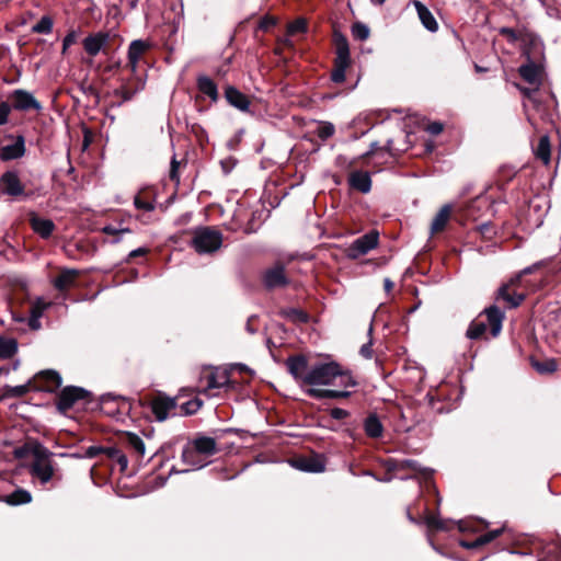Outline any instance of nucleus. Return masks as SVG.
<instances>
[{
    "instance_id": "f257e3e1",
    "label": "nucleus",
    "mask_w": 561,
    "mask_h": 561,
    "mask_svg": "<svg viewBox=\"0 0 561 561\" xmlns=\"http://www.w3.org/2000/svg\"><path fill=\"white\" fill-rule=\"evenodd\" d=\"M333 42L336 56L334 59V68L331 72V80L334 83H342L345 81V71L351 64L348 41L344 34L334 31Z\"/></svg>"
},
{
    "instance_id": "f03ea898",
    "label": "nucleus",
    "mask_w": 561,
    "mask_h": 561,
    "mask_svg": "<svg viewBox=\"0 0 561 561\" xmlns=\"http://www.w3.org/2000/svg\"><path fill=\"white\" fill-rule=\"evenodd\" d=\"M222 244V233L211 227H201L194 231L192 245L199 254L214 253Z\"/></svg>"
},
{
    "instance_id": "7ed1b4c3",
    "label": "nucleus",
    "mask_w": 561,
    "mask_h": 561,
    "mask_svg": "<svg viewBox=\"0 0 561 561\" xmlns=\"http://www.w3.org/2000/svg\"><path fill=\"white\" fill-rule=\"evenodd\" d=\"M340 374L341 366L336 362L318 363L309 368L306 383L307 386L332 385Z\"/></svg>"
},
{
    "instance_id": "20e7f679",
    "label": "nucleus",
    "mask_w": 561,
    "mask_h": 561,
    "mask_svg": "<svg viewBox=\"0 0 561 561\" xmlns=\"http://www.w3.org/2000/svg\"><path fill=\"white\" fill-rule=\"evenodd\" d=\"M91 392L82 387H64L56 397V409L59 413L66 414L79 401H89Z\"/></svg>"
},
{
    "instance_id": "39448f33",
    "label": "nucleus",
    "mask_w": 561,
    "mask_h": 561,
    "mask_svg": "<svg viewBox=\"0 0 561 561\" xmlns=\"http://www.w3.org/2000/svg\"><path fill=\"white\" fill-rule=\"evenodd\" d=\"M0 190L3 195L11 198H31L32 192H27L20 179L19 170H8L0 175Z\"/></svg>"
},
{
    "instance_id": "423d86ee",
    "label": "nucleus",
    "mask_w": 561,
    "mask_h": 561,
    "mask_svg": "<svg viewBox=\"0 0 561 561\" xmlns=\"http://www.w3.org/2000/svg\"><path fill=\"white\" fill-rule=\"evenodd\" d=\"M148 408L158 422H163L170 416L176 415L178 398L169 397L165 393L159 392L149 402Z\"/></svg>"
},
{
    "instance_id": "0eeeda50",
    "label": "nucleus",
    "mask_w": 561,
    "mask_h": 561,
    "mask_svg": "<svg viewBox=\"0 0 561 561\" xmlns=\"http://www.w3.org/2000/svg\"><path fill=\"white\" fill-rule=\"evenodd\" d=\"M32 379L33 390L39 392L55 393L62 383L60 374L54 369L41 370Z\"/></svg>"
},
{
    "instance_id": "6e6552de",
    "label": "nucleus",
    "mask_w": 561,
    "mask_h": 561,
    "mask_svg": "<svg viewBox=\"0 0 561 561\" xmlns=\"http://www.w3.org/2000/svg\"><path fill=\"white\" fill-rule=\"evenodd\" d=\"M289 282L285 265L280 262L275 263L262 273V284L267 290L284 288Z\"/></svg>"
},
{
    "instance_id": "1a4fd4ad",
    "label": "nucleus",
    "mask_w": 561,
    "mask_h": 561,
    "mask_svg": "<svg viewBox=\"0 0 561 561\" xmlns=\"http://www.w3.org/2000/svg\"><path fill=\"white\" fill-rule=\"evenodd\" d=\"M379 233L376 230L357 238L352 242L347 249V257L356 260L362 255L367 254L370 250L378 245Z\"/></svg>"
},
{
    "instance_id": "9d476101",
    "label": "nucleus",
    "mask_w": 561,
    "mask_h": 561,
    "mask_svg": "<svg viewBox=\"0 0 561 561\" xmlns=\"http://www.w3.org/2000/svg\"><path fill=\"white\" fill-rule=\"evenodd\" d=\"M10 100L12 101V106L16 111H42V104L34 98V95L23 89H16L14 90L11 95Z\"/></svg>"
},
{
    "instance_id": "9b49d317",
    "label": "nucleus",
    "mask_w": 561,
    "mask_h": 561,
    "mask_svg": "<svg viewBox=\"0 0 561 561\" xmlns=\"http://www.w3.org/2000/svg\"><path fill=\"white\" fill-rule=\"evenodd\" d=\"M285 365L287 367L288 373L294 377V379L302 387L307 386L306 377H308V359L304 355H294L289 356Z\"/></svg>"
},
{
    "instance_id": "f8f14e48",
    "label": "nucleus",
    "mask_w": 561,
    "mask_h": 561,
    "mask_svg": "<svg viewBox=\"0 0 561 561\" xmlns=\"http://www.w3.org/2000/svg\"><path fill=\"white\" fill-rule=\"evenodd\" d=\"M110 42V34L106 32H96L88 35L83 41V49L84 51L91 56L95 57L101 51H104Z\"/></svg>"
},
{
    "instance_id": "ddd939ff",
    "label": "nucleus",
    "mask_w": 561,
    "mask_h": 561,
    "mask_svg": "<svg viewBox=\"0 0 561 561\" xmlns=\"http://www.w3.org/2000/svg\"><path fill=\"white\" fill-rule=\"evenodd\" d=\"M291 465L305 472L319 473L325 470L324 459L320 455L300 456L294 459Z\"/></svg>"
},
{
    "instance_id": "4468645a",
    "label": "nucleus",
    "mask_w": 561,
    "mask_h": 561,
    "mask_svg": "<svg viewBox=\"0 0 561 561\" xmlns=\"http://www.w3.org/2000/svg\"><path fill=\"white\" fill-rule=\"evenodd\" d=\"M225 99L229 105L241 112H249L250 110L251 102L249 96L242 93L236 87L227 85L225 88Z\"/></svg>"
},
{
    "instance_id": "2eb2a0df",
    "label": "nucleus",
    "mask_w": 561,
    "mask_h": 561,
    "mask_svg": "<svg viewBox=\"0 0 561 561\" xmlns=\"http://www.w3.org/2000/svg\"><path fill=\"white\" fill-rule=\"evenodd\" d=\"M149 48L150 43L144 39H135L129 44L127 57L133 73H136L139 59Z\"/></svg>"
},
{
    "instance_id": "dca6fc26",
    "label": "nucleus",
    "mask_w": 561,
    "mask_h": 561,
    "mask_svg": "<svg viewBox=\"0 0 561 561\" xmlns=\"http://www.w3.org/2000/svg\"><path fill=\"white\" fill-rule=\"evenodd\" d=\"M25 154V138L23 135H18L14 144L3 146L0 149V160L10 161L20 159Z\"/></svg>"
},
{
    "instance_id": "f3484780",
    "label": "nucleus",
    "mask_w": 561,
    "mask_h": 561,
    "mask_svg": "<svg viewBox=\"0 0 561 561\" xmlns=\"http://www.w3.org/2000/svg\"><path fill=\"white\" fill-rule=\"evenodd\" d=\"M482 313L486 316V321L490 325L492 336L496 337L502 331V325L505 318L504 312L501 311L497 306L492 305L485 308Z\"/></svg>"
},
{
    "instance_id": "a211bd4d",
    "label": "nucleus",
    "mask_w": 561,
    "mask_h": 561,
    "mask_svg": "<svg viewBox=\"0 0 561 561\" xmlns=\"http://www.w3.org/2000/svg\"><path fill=\"white\" fill-rule=\"evenodd\" d=\"M28 470L31 476L37 478L42 484H46L53 479L55 467L53 461L32 462Z\"/></svg>"
},
{
    "instance_id": "6ab92c4d",
    "label": "nucleus",
    "mask_w": 561,
    "mask_h": 561,
    "mask_svg": "<svg viewBox=\"0 0 561 561\" xmlns=\"http://www.w3.org/2000/svg\"><path fill=\"white\" fill-rule=\"evenodd\" d=\"M519 76L529 84L536 85L539 89L541 84V68L529 60L526 65L518 68Z\"/></svg>"
},
{
    "instance_id": "aec40b11",
    "label": "nucleus",
    "mask_w": 561,
    "mask_h": 561,
    "mask_svg": "<svg viewBox=\"0 0 561 561\" xmlns=\"http://www.w3.org/2000/svg\"><path fill=\"white\" fill-rule=\"evenodd\" d=\"M30 225L33 231L44 239L49 238L55 229L53 220L41 218L34 213L30 215Z\"/></svg>"
},
{
    "instance_id": "412c9836",
    "label": "nucleus",
    "mask_w": 561,
    "mask_h": 561,
    "mask_svg": "<svg viewBox=\"0 0 561 561\" xmlns=\"http://www.w3.org/2000/svg\"><path fill=\"white\" fill-rule=\"evenodd\" d=\"M413 5L423 26L432 33L436 32L438 23L428 8L420 0H413Z\"/></svg>"
},
{
    "instance_id": "4be33fe9",
    "label": "nucleus",
    "mask_w": 561,
    "mask_h": 561,
    "mask_svg": "<svg viewBox=\"0 0 561 561\" xmlns=\"http://www.w3.org/2000/svg\"><path fill=\"white\" fill-rule=\"evenodd\" d=\"M348 184L352 188L367 194L371 190V179L368 172L354 171L348 176Z\"/></svg>"
},
{
    "instance_id": "5701e85b",
    "label": "nucleus",
    "mask_w": 561,
    "mask_h": 561,
    "mask_svg": "<svg viewBox=\"0 0 561 561\" xmlns=\"http://www.w3.org/2000/svg\"><path fill=\"white\" fill-rule=\"evenodd\" d=\"M121 442L126 448L131 450L137 458H142L145 456V442L139 435L133 432H126L122 435Z\"/></svg>"
},
{
    "instance_id": "b1692460",
    "label": "nucleus",
    "mask_w": 561,
    "mask_h": 561,
    "mask_svg": "<svg viewBox=\"0 0 561 561\" xmlns=\"http://www.w3.org/2000/svg\"><path fill=\"white\" fill-rule=\"evenodd\" d=\"M363 427L369 438L377 439L383 435V425L376 413H370L365 417Z\"/></svg>"
},
{
    "instance_id": "393cba45",
    "label": "nucleus",
    "mask_w": 561,
    "mask_h": 561,
    "mask_svg": "<svg viewBox=\"0 0 561 561\" xmlns=\"http://www.w3.org/2000/svg\"><path fill=\"white\" fill-rule=\"evenodd\" d=\"M79 271L75 268H64L60 274L54 279V287L59 291H66L76 283Z\"/></svg>"
},
{
    "instance_id": "a878e982",
    "label": "nucleus",
    "mask_w": 561,
    "mask_h": 561,
    "mask_svg": "<svg viewBox=\"0 0 561 561\" xmlns=\"http://www.w3.org/2000/svg\"><path fill=\"white\" fill-rule=\"evenodd\" d=\"M191 448L201 456H213L218 451L215 438L208 436L196 437Z\"/></svg>"
},
{
    "instance_id": "bb28decb",
    "label": "nucleus",
    "mask_w": 561,
    "mask_h": 561,
    "mask_svg": "<svg viewBox=\"0 0 561 561\" xmlns=\"http://www.w3.org/2000/svg\"><path fill=\"white\" fill-rule=\"evenodd\" d=\"M196 84H197V89L199 90V92H202L204 95L208 96L211 102H214V103L218 102V100H219L218 88L213 79H210L207 76H198Z\"/></svg>"
},
{
    "instance_id": "cd10ccee",
    "label": "nucleus",
    "mask_w": 561,
    "mask_h": 561,
    "mask_svg": "<svg viewBox=\"0 0 561 561\" xmlns=\"http://www.w3.org/2000/svg\"><path fill=\"white\" fill-rule=\"evenodd\" d=\"M510 285L503 284L496 291V300H503L507 304L508 308H517L526 298L524 294H510Z\"/></svg>"
},
{
    "instance_id": "c85d7f7f",
    "label": "nucleus",
    "mask_w": 561,
    "mask_h": 561,
    "mask_svg": "<svg viewBox=\"0 0 561 561\" xmlns=\"http://www.w3.org/2000/svg\"><path fill=\"white\" fill-rule=\"evenodd\" d=\"M306 393L313 399H340L347 398L351 396L350 391L346 390H333V389H317L309 388L306 390Z\"/></svg>"
},
{
    "instance_id": "c756f323",
    "label": "nucleus",
    "mask_w": 561,
    "mask_h": 561,
    "mask_svg": "<svg viewBox=\"0 0 561 561\" xmlns=\"http://www.w3.org/2000/svg\"><path fill=\"white\" fill-rule=\"evenodd\" d=\"M451 213V206L450 205H444L434 217L432 225H431V233H437L439 231H443L449 220Z\"/></svg>"
},
{
    "instance_id": "7c9ffc66",
    "label": "nucleus",
    "mask_w": 561,
    "mask_h": 561,
    "mask_svg": "<svg viewBox=\"0 0 561 561\" xmlns=\"http://www.w3.org/2000/svg\"><path fill=\"white\" fill-rule=\"evenodd\" d=\"M3 501L11 506L27 504L32 501V494L25 489H16L4 495Z\"/></svg>"
},
{
    "instance_id": "2f4dec72",
    "label": "nucleus",
    "mask_w": 561,
    "mask_h": 561,
    "mask_svg": "<svg viewBox=\"0 0 561 561\" xmlns=\"http://www.w3.org/2000/svg\"><path fill=\"white\" fill-rule=\"evenodd\" d=\"M181 458L184 463L191 466L193 469H202L207 465V462L201 458V455L191 447L183 448Z\"/></svg>"
},
{
    "instance_id": "473e14b6",
    "label": "nucleus",
    "mask_w": 561,
    "mask_h": 561,
    "mask_svg": "<svg viewBox=\"0 0 561 561\" xmlns=\"http://www.w3.org/2000/svg\"><path fill=\"white\" fill-rule=\"evenodd\" d=\"M28 450L34 458L33 462L53 461L51 458L55 456L53 451L37 442L32 444Z\"/></svg>"
},
{
    "instance_id": "72a5a7b5",
    "label": "nucleus",
    "mask_w": 561,
    "mask_h": 561,
    "mask_svg": "<svg viewBox=\"0 0 561 561\" xmlns=\"http://www.w3.org/2000/svg\"><path fill=\"white\" fill-rule=\"evenodd\" d=\"M31 390H33V379H28V381L24 385L5 386L3 389V397L21 398L24 397Z\"/></svg>"
},
{
    "instance_id": "f704fd0d",
    "label": "nucleus",
    "mask_w": 561,
    "mask_h": 561,
    "mask_svg": "<svg viewBox=\"0 0 561 561\" xmlns=\"http://www.w3.org/2000/svg\"><path fill=\"white\" fill-rule=\"evenodd\" d=\"M279 316L298 323H307L309 321V314L298 308H284L279 311Z\"/></svg>"
},
{
    "instance_id": "c9c22d12",
    "label": "nucleus",
    "mask_w": 561,
    "mask_h": 561,
    "mask_svg": "<svg viewBox=\"0 0 561 561\" xmlns=\"http://www.w3.org/2000/svg\"><path fill=\"white\" fill-rule=\"evenodd\" d=\"M103 455H106V457L110 459L116 460L122 471L126 470L128 466V459L119 448L115 446L104 447Z\"/></svg>"
},
{
    "instance_id": "e433bc0d",
    "label": "nucleus",
    "mask_w": 561,
    "mask_h": 561,
    "mask_svg": "<svg viewBox=\"0 0 561 561\" xmlns=\"http://www.w3.org/2000/svg\"><path fill=\"white\" fill-rule=\"evenodd\" d=\"M18 352V343L14 339L0 337V358L7 359Z\"/></svg>"
},
{
    "instance_id": "4c0bfd02",
    "label": "nucleus",
    "mask_w": 561,
    "mask_h": 561,
    "mask_svg": "<svg viewBox=\"0 0 561 561\" xmlns=\"http://www.w3.org/2000/svg\"><path fill=\"white\" fill-rule=\"evenodd\" d=\"M486 331V322L473 320L470 322L466 336L470 340H478L480 339Z\"/></svg>"
},
{
    "instance_id": "58836bf2",
    "label": "nucleus",
    "mask_w": 561,
    "mask_h": 561,
    "mask_svg": "<svg viewBox=\"0 0 561 561\" xmlns=\"http://www.w3.org/2000/svg\"><path fill=\"white\" fill-rule=\"evenodd\" d=\"M536 156L540 160H542L546 164L550 161V141L548 136H542L539 139L538 146L536 148Z\"/></svg>"
},
{
    "instance_id": "ea45409f",
    "label": "nucleus",
    "mask_w": 561,
    "mask_h": 561,
    "mask_svg": "<svg viewBox=\"0 0 561 561\" xmlns=\"http://www.w3.org/2000/svg\"><path fill=\"white\" fill-rule=\"evenodd\" d=\"M229 381V377L226 373H211L207 377L208 389H219L225 387Z\"/></svg>"
},
{
    "instance_id": "a19ab883",
    "label": "nucleus",
    "mask_w": 561,
    "mask_h": 561,
    "mask_svg": "<svg viewBox=\"0 0 561 561\" xmlns=\"http://www.w3.org/2000/svg\"><path fill=\"white\" fill-rule=\"evenodd\" d=\"M401 471L403 470H411L413 472L422 473L424 477L431 476L433 472L432 470L427 468H422L421 465L413 459H401Z\"/></svg>"
},
{
    "instance_id": "79ce46f5",
    "label": "nucleus",
    "mask_w": 561,
    "mask_h": 561,
    "mask_svg": "<svg viewBox=\"0 0 561 561\" xmlns=\"http://www.w3.org/2000/svg\"><path fill=\"white\" fill-rule=\"evenodd\" d=\"M422 520V524H425L431 530H447L449 529L447 526V522L440 519L435 515H426Z\"/></svg>"
},
{
    "instance_id": "37998d69",
    "label": "nucleus",
    "mask_w": 561,
    "mask_h": 561,
    "mask_svg": "<svg viewBox=\"0 0 561 561\" xmlns=\"http://www.w3.org/2000/svg\"><path fill=\"white\" fill-rule=\"evenodd\" d=\"M53 19L48 15H43L36 24L33 25L32 31L37 34H49L53 31Z\"/></svg>"
},
{
    "instance_id": "c03bdc74",
    "label": "nucleus",
    "mask_w": 561,
    "mask_h": 561,
    "mask_svg": "<svg viewBox=\"0 0 561 561\" xmlns=\"http://www.w3.org/2000/svg\"><path fill=\"white\" fill-rule=\"evenodd\" d=\"M203 401L198 398L188 400L180 405L181 415H194L202 408Z\"/></svg>"
},
{
    "instance_id": "a18cd8bd",
    "label": "nucleus",
    "mask_w": 561,
    "mask_h": 561,
    "mask_svg": "<svg viewBox=\"0 0 561 561\" xmlns=\"http://www.w3.org/2000/svg\"><path fill=\"white\" fill-rule=\"evenodd\" d=\"M351 32H352V36L355 39H358L360 42L368 39V37L370 35V30H369L368 25H366L363 22H355L352 25Z\"/></svg>"
},
{
    "instance_id": "49530a36",
    "label": "nucleus",
    "mask_w": 561,
    "mask_h": 561,
    "mask_svg": "<svg viewBox=\"0 0 561 561\" xmlns=\"http://www.w3.org/2000/svg\"><path fill=\"white\" fill-rule=\"evenodd\" d=\"M102 232L108 236H114L113 243H118L122 240V236L124 233H130L131 230L129 228H123L122 226L106 225L102 228Z\"/></svg>"
},
{
    "instance_id": "de8ad7c7",
    "label": "nucleus",
    "mask_w": 561,
    "mask_h": 561,
    "mask_svg": "<svg viewBox=\"0 0 561 561\" xmlns=\"http://www.w3.org/2000/svg\"><path fill=\"white\" fill-rule=\"evenodd\" d=\"M533 367L539 374H551L558 369V364H557L556 359L550 358V359H546L543 362H534Z\"/></svg>"
},
{
    "instance_id": "09e8293b",
    "label": "nucleus",
    "mask_w": 561,
    "mask_h": 561,
    "mask_svg": "<svg viewBox=\"0 0 561 561\" xmlns=\"http://www.w3.org/2000/svg\"><path fill=\"white\" fill-rule=\"evenodd\" d=\"M335 133V127L332 123L322 122L319 124L316 134L321 140H327Z\"/></svg>"
},
{
    "instance_id": "8fccbe9b",
    "label": "nucleus",
    "mask_w": 561,
    "mask_h": 561,
    "mask_svg": "<svg viewBox=\"0 0 561 561\" xmlns=\"http://www.w3.org/2000/svg\"><path fill=\"white\" fill-rule=\"evenodd\" d=\"M476 230L484 240H492L496 236V229L491 221L477 226Z\"/></svg>"
},
{
    "instance_id": "3c124183",
    "label": "nucleus",
    "mask_w": 561,
    "mask_h": 561,
    "mask_svg": "<svg viewBox=\"0 0 561 561\" xmlns=\"http://www.w3.org/2000/svg\"><path fill=\"white\" fill-rule=\"evenodd\" d=\"M136 93H138V89H131L127 84H124L119 89L114 90V95L122 98V102L118 105H121L123 102L130 101Z\"/></svg>"
},
{
    "instance_id": "603ef678",
    "label": "nucleus",
    "mask_w": 561,
    "mask_h": 561,
    "mask_svg": "<svg viewBox=\"0 0 561 561\" xmlns=\"http://www.w3.org/2000/svg\"><path fill=\"white\" fill-rule=\"evenodd\" d=\"M307 30V22L305 19H297L288 25V33L290 35L296 33H302Z\"/></svg>"
},
{
    "instance_id": "864d4df0",
    "label": "nucleus",
    "mask_w": 561,
    "mask_h": 561,
    "mask_svg": "<svg viewBox=\"0 0 561 561\" xmlns=\"http://www.w3.org/2000/svg\"><path fill=\"white\" fill-rule=\"evenodd\" d=\"M503 528L493 529L491 531H488L481 536H479V542L482 543V546L493 541L497 537H500L503 534Z\"/></svg>"
},
{
    "instance_id": "5fc2aeb1",
    "label": "nucleus",
    "mask_w": 561,
    "mask_h": 561,
    "mask_svg": "<svg viewBox=\"0 0 561 561\" xmlns=\"http://www.w3.org/2000/svg\"><path fill=\"white\" fill-rule=\"evenodd\" d=\"M337 379H340V385L345 388L356 386V381L354 380L352 374L348 370H343L341 368V374L337 375Z\"/></svg>"
},
{
    "instance_id": "6e6d98bb",
    "label": "nucleus",
    "mask_w": 561,
    "mask_h": 561,
    "mask_svg": "<svg viewBox=\"0 0 561 561\" xmlns=\"http://www.w3.org/2000/svg\"><path fill=\"white\" fill-rule=\"evenodd\" d=\"M134 205L137 209H141L145 211H151L154 209V205L152 202L144 201L139 195H136L134 198Z\"/></svg>"
},
{
    "instance_id": "4d7b16f0",
    "label": "nucleus",
    "mask_w": 561,
    "mask_h": 561,
    "mask_svg": "<svg viewBox=\"0 0 561 561\" xmlns=\"http://www.w3.org/2000/svg\"><path fill=\"white\" fill-rule=\"evenodd\" d=\"M179 165L180 162L176 160L175 156L171 160V168H170V180L174 182L176 185L180 183V175H179Z\"/></svg>"
},
{
    "instance_id": "13d9d810",
    "label": "nucleus",
    "mask_w": 561,
    "mask_h": 561,
    "mask_svg": "<svg viewBox=\"0 0 561 561\" xmlns=\"http://www.w3.org/2000/svg\"><path fill=\"white\" fill-rule=\"evenodd\" d=\"M10 112L11 105L7 102H0V125L8 123Z\"/></svg>"
},
{
    "instance_id": "bf43d9fd",
    "label": "nucleus",
    "mask_w": 561,
    "mask_h": 561,
    "mask_svg": "<svg viewBox=\"0 0 561 561\" xmlns=\"http://www.w3.org/2000/svg\"><path fill=\"white\" fill-rule=\"evenodd\" d=\"M77 42V32L70 31L62 39V53Z\"/></svg>"
},
{
    "instance_id": "052dcab7",
    "label": "nucleus",
    "mask_w": 561,
    "mask_h": 561,
    "mask_svg": "<svg viewBox=\"0 0 561 561\" xmlns=\"http://www.w3.org/2000/svg\"><path fill=\"white\" fill-rule=\"evenodd\" d=\"M329 414L334 420H344L350 416V412L341 408L331 409Z\"/></svg>"
},
{
    "instance_id": "680f3d73",
    "label": "nucleus",
    "mask_w": 561,
    "mask_h": 561,
    "mask_svg": "<svg viewBox=\"0 0 561 561\" xmlns=\"http://www.w3.org/2000/svg\"><path fill=\"white\" fill-rule=\"evenodd\" d=\"M103 446H90L83 451V457L95 458L103 454Z\"/></svg>"
},
{
    "instance_id": "e2e57ef3",
    "label": "nucleus",
    "mask_w": 561,
    "mask_h": 561,
    "mask_svg": "<svg viewBox=\"0 0 561 561\" xmlns=\"http://www.w3.org/2000/svg\"><path fill=\"white\" fill-rule=\"evenodd\" d=\"M359 354L367 359H370L373 357L374 351H373V340L370 339L367 343L362 345L359 350Z\"/></svg>"
},
{
    "instance_id": "0e129e2a",
    "label": "nucleus",
    "mask_w": 561,
    "mask_h": 561,
    "mask_svg": "<svg viewBox=\"0 0 561 561\" xmlns=\"http://www.w3.org/2000/svg\"><path fill=\"white\" fill-rule=\"evenodd\" d=\"M385 467H386L388 472L401 471V463H400L399 459H392V458L387 459L385 461Z\"/></svg>"
},
{
    "instance_id": "69168bd1",
    "label": "nucleus",
    "mask_w": 561,
    "mask_h": 561,
    "mask_svg": "<svg viewBox=\"0 0 561 561\" xmlns=\"http://www.w3.org/2000/svg\"><path fill=\"white\" fill-rule=\"evenodd\" d=\"M276 24V20L272 16H264L259 24V27L262 31H268L271 27H273Z\"/></svg>"
},
{
    "instance_id": "338daca9",
    "label": "nucleus",
    "mask_w": 561,
    "mask_h": 561,
    "mask_svg": "<svg viewBox=\"0 0 561 561\" xmlns=\"http://www.w3.org/2000/svg\"><path fill=\"white\" fill-rule=\"evenodd\" d=\"M443 124L439 123V122H433L431 124L427 125L426 127V130L431 134V135H439L442 131H443Z\"/></svg>"
},
{
    "instance_id": "774afa93",
    "label": "nucleus",
    "mask_w": 561,
    "mask_h": 561,
    "mask_svg": "<svg viewBox=\"0 0 561 561\" xmlns=\"http://www.w3.org/2000/svg\"><path fill=\"white\" fill-rule=\"evenodd\" d=\"M148 252H149V249H148V248H145V247H141V248L135 249V250H133V251H130V252L128 253L127 259H126V262H129L131 259L137 257V256H144V255H146Z\"/></svg>"
}]
</instances>
